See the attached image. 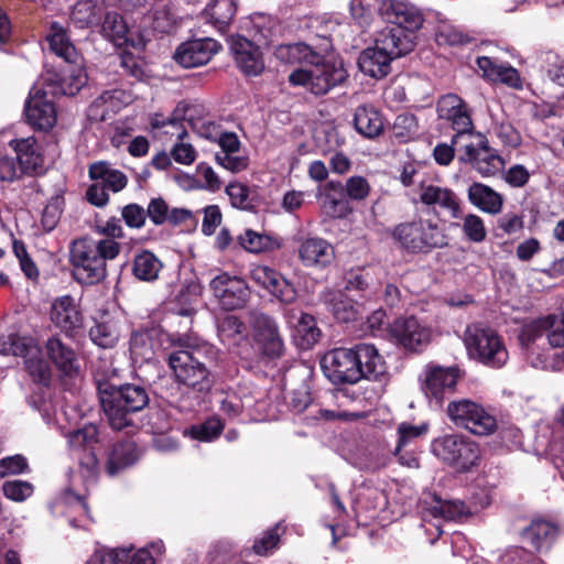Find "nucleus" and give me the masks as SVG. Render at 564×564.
Returning a JSON list of instances; mask_svg holds the SVG:
<instances>
[{
  "label": "nucleus",
  "mask_w": 564,
  "mask_h": 564,
  "mask_svg": "<svg viewBox=\"0 0 564 564\" xmlns=\"http://www.w3.org/2000/svg\"><path fill=\"white\" fill-rule=\"evenodd\" d=\"M281 525L276 524L275 528L267 531L261 538L254 541L252 546L253 551L258 555H268L274 549H276L280 540L279 530Z\"/></svg>",
  "instance_id": "69168bd1"
},
{
  "label": "nucleus",
  "mask_w": 564,
  "mask_h": 564,
  "mask_svg": "<svg viewBox=\"0 0 564 564\" xmlns=\"http://www.w3.org/2000/svg\"><path fill=\"white\" fill-rule=\"evenodd\" d=\"M97 427L94 424H88L68 435L70 447L88 451L86 460L80 459V467L85 470L87 477L95 476L97 471L98 460L93 452V445L97 442Z\"/></svg>",
  "instance_id": "c85d7f7f"
},
{
  "label": "nucleus",
  "mask_w": 564,
  "mask_h": 564,
  "mask_svg": "<svg viewBox=\"0 0 564 564\" xmlns=\"http://www.w3.org/2000/svg\"><path fill=\"white\" fill-rule=\"evenodd\" d=\"M446 413L453 424L475 435L487 436L497 429L496 417L480 403L469 399L449 402Z\"/></svg>",
  "instance_id": "0eeeda50"
},
{
  "label": "nucleus",
  "mask_w": 564,
  "mask_h": 564,
  "mask_svg": "<svg viewBox=\"0 0 564 564\" xmlns=\"http://www.w3.org/2000/svg\"><path fill=\"white\" fill-rule=\"evenodd\" d=\"M89 177L99 181L108 191L118 193L128 184V177L119 170L112 169L106 162H96L89 166Z\"/></svg>",
  "instance_id": "4c0bfd02"
},
{
  "label": "nucleus",
  "mask_w": 564,
  "mask_h": 564,
  "mask_svg": "<svg viewBox=\"0 0 564 564\" xmlns=\"http://www.w3.org/2000/svg\"><path fill=\"white\" fill-rule=\"evenodd\" d=\"M315 52L304 43H293L279 45L274 50V55L283 63H305L313 61Z\"/></svg>",
  "instance_id": "09e8293b"
},
{
  "label": "nucleus",
  "mask_w": 564,
  "mask_h": 564,
  "mask_svg": "<svg viewBox=\"0 0 564 564\" xmlns=\"http://www.w3.org/2000/svg\"><path fill=\"white\" fill-rule=\"evenodd\" d=\"M209 288L219 305L227 311L245 307L250 299V289L247 283L241 278L226 272L214 276Z\"/></svg>",
  "instance_id": "2eb2a0df"
},
{
  "label": "nucleus",
  "mask_w": 564,
  "mask_h": 564,
  "mask_svg": "<svg viewBox=\"0 0 564 564\" xmlns=\"http://www.w3.org/2000/svg\"><path fill=\"white\" fill-rule=\"evenodd\" d=\"M253 338L261 351L269 357L281 356L284 344L273 318L262 313H252Z\"/></svg>",
  "instance_id": "6ab92c4d"
},
{
  "label": "nucleus",
  "mask_w": 564,
  "mask_h": 564,
  "mask_svg": "<svg viewBox=\"0 0 564 564\" xmlns=\"http://www.w3.org/2000/svg\"><path fill=\"white\" fill-rule=\"evenodd\" d=\"M356 130L367 137L376 138L383 131V119L372 106L364 105L356 109L354 118Z\"/></svg>",
  "instance_id": "e433bc0d"
},
{
  "label": "nucleus",
  "mask_w": 564,
  "mask_h": 564,
  "mask_svg": "<svg viewBox=\"0 0 564 564\" xmlns=\"http://www.w3.org/2000/svg\"><path fill=\"white\" fill-rule=\"evenodd\" d=\"M307 65L294 69L289 75L293 86H301L307 91L321 96L340 85L347 78V70L340 58L322 57L314 54Z\"/></svg>",
  "instance_id": "7ed1b4c3"
},
{
  "label": "nucleus",
  "mask_w": 564,
  "mask_h": 564,
  "mask_svg": "<svg viewBox=\"0 0 564 564\" xmlns=\"http://www.w3.org/2000/svg\"><path fill=\"white\" fill-rule=\"evenodd\" d=\"M50 359L64 373H70L75 369L76 357L74 350L66 346L58 337H52L46 343Z\"/></svg>",
  "instance_id": "ea45409f"
},
{
  "label": "nucleus",
  "mask_w": 564,
  "mask_h": 564,
  "mask_svg": "<svg viewBox=\"0 0 564 564\" xmlns=\"http://www.w3.org/2000/svg\"><path fill=\"white\" fill-rule=\"evenodd\" d=\"M477 65L482 72L484 77L491 82H499L512 88H520L522 86L519 72L508 64L498 63L490 57L481 56L477 58Z\"/></svg>",
  "instance_id": "2f4dec72"
},
{
  "label": "nucleus",
  "mask_w": 564,
  "mask_h": 564,
  "mask_svg": "<svg viewBox=\"0 0 564 564\" xmlns=\"http://www.w3.org/2000/svg\"><path fill=\"white\" fill-rule=\"evenodd\" d=\"M429 431V424L422 423L419 425H413L406 422L401 423L398 426V444L394 449V454H399L400 449L405 446L408 443L417 438L422 435H425Z\"/></svg>",
  "instance_id": "e2e57ef3"
},
{
  "label": "nucleus",
  "mask_w": 564,
  "mask_h": 564,
  "mask_svg": "<svg viewBox=\"0 0 564 564\" xmlns=\"http://www.w3.org/2000/svg\"><path fill=\"white\" fill-rule=\"evenodd\" d=\"M220 340L228 346H239L247 339V327L237 316L226 315L217 325Z\"/></svg>",
  "instance_id": "a19ab883"
},
{
  "label": "nucleus",
  "mask_w": 564,
  "mask_h": 564,
  "mask_svg": "<svg viewBox=\"0 0 564 564\" xmlns=\"http://www.w3.org/2000/svg\"><path fill=\"white\" fill-rule=\"evenodd\" d=\"M221 45L212 37L196 39L182 43L174 53V59L185 68L207 64L219 52Z\"/></svg>",
  "instance_id": "a211bd4d"
},
{
  "label": "nucleus",
  "mask_w": 564,
  "mask_h": 564,
  "mask_svg": "<svg viewBox=\"0 0 564 564\" xmlns=\"http://www.w3.org/2000/svg\"><path fill=\"white\" fill-rule=\"evenodd\" d=\"M118 551H126V556L120 558L119 564H155L152 554L148 549L134 550L130 547H118Z\"/></svg>",
  "instance_id": "774afa93"
},
{
  "label": "nucleus",
  "mask_w": 564,
  "mask_h": 564,
  "mask_svg": "<svg viewBox=\"0 0 564 564\" xmlns=\"http://www.w3.org/2000/svg\"><path fill=\"white\" fill-rule=\"evenodd\" d=\"M239 243L245 250L258 253L271 249L274 241L267 235L246 230L243 235L239 236Z\"/></svg>",
  "instance_id": "6e6d98bb"
},
{
  "label": "nucleus",
  "mask_w": 564,
  "mask_h": 564,
  "mask_svg": "<svg viewBox=\"0 0 564 564\" xmlns=\"http://www.w3.org/2000/svg\"><path fill=\"white\" fill-rule=\"evenodd\" d=\"M237 10L236 0H214L205 9V17L217 30L224 31Z\"/></svg>",
  "instance_id": "79ce46f5"
},
{
  "label": "nucleus",
  "mask_w": 564,
  "mask_h": 564,
  "mask_svg": "<svg viewBox=\"0 0 564 564\" xmlns=\"http://www.w3.org/2000/svg\"><path fill=\"white\" fill-rule=\"evenodd\" d=\"M437 113L443 120L451 122L456 134L452 143L458 147L466 139L473 135V121L464 100L455 94H447L437 102Z\"/></svg>",
  "instance_id": "4468645a"
},
{
  "label": "nucleus",
  "mask_w": 564,
  "mask_h": 564,
  "mask_svg": "<svg viewBox=\"0 0 564 564\" xmlns=\"http://www.w3.org/2000/svg\"><path fill=\"white\" fill-rule=\"evenodd\" d=\"M424 503L423 521L435 529L437 536L443 533L441 520H456L468 513L464 502L458 500H443L433 496L431 501L425 500Z\"/></svg>",
  "instance_id": "b1692460"
},
{
  "label": "nucleus",
  "mask_w": 564,
  "mask_h": 564,
  "mask_svg": "<svg viewBox=\"0 0 564 564\" xmlns=\"http://www.w3.org/2000/svg\"><path fill=\"white\" fill-rule=\"evenodd\" d=\"M253 39L258 44H269L278 26L276 20L265 15L256 14L251 18Z\"/></svg>",
  "instance_id": "603ef678"
},
{
  "label": "nucleus",
  "mask_w": 564,
  "mask_h": 564,
  "mask_svg": "<svg viewBox=\"0 0 564 564\" xmlns=\"http://www.w3.org/2000/svg\"><path fill=\"white\" fill-rule=\"evenodd\" d=\"M431 452L441 462L459 471L469 470L480 458L478 445L460 434H445L434 438Z\"/></svg>",
  "instance_id": "423d86ee"
},
{
  "label": "nucleus",
  "mask_w": 564,
  "mask_h": 564,
  "mask_svg": "<svg viewBox=\"0 0 564 564\" xmlns=\"http://www.w3.org/2000/svg\"><path fill=\"white\" fill-rule=\"evenodd\" d=\"M133 94L129 90L116 88L104 91L88 108V118L94 121H105L110 115L133 101Z\"/></svg>",
  "instance_id": "cd10ccee"
},
{
  "label": "nucleus",
  "mask_w": 564,
  "mask_h": 564,
  "mask_svg": "<svg viewBox=\"0 0 564 564\" xmlns=\"http://www.w3.org/2000/svg\"><path fill=\"white\" fill-rule=\"evenodd\" d=\"M464 344L468 356L487 367L502 368L509 359L503 338L490 327L479 324L467 326Z\"/></svg>",
  "instance_id": "39448f33"
},
{
  "label": "nucleus",
  "mask_w": 564,
  "mask_h": 564,
  "mask_svg": "<svg viewBox=\"0 0 564 564\" xmlns=\"http://www.w3.org/2000/svg\"><path fill=\"white\" fill-rule=\"evenodd\" d=\"M61 79V90L66 96L76 95L87 83V73L84 68V59L78 65H69Z\"/></svg>",
  "instance_id": "8fccbe9b"
},
{
  "label": "nucleus",
  "mask_w": 564,
  "mask_h": 564,
  "mask_svg": "<svg viewBox=\"0 0 564 564\" xmlns=\"http://www.w3.org/2000/svg\"><path fill=\"white\" fill-rule=\"evenodd\" d=\"M458 378L459 370L456 367L427 365L421 375L422 391L426 398L440 404L446 394L455 391Z\"/></svg>",
  "instance_id": "f3484780"
},
{
  "label": "nucleus",
  "mask_w": 564,
  "mask_h": 564,
  "mask_svg": "<svg viewBox=\"0 0 564 564\" xmlns=\"http://www.w3.org/2000/svg\"><path fill=\"white\" fill-rule=\"evenodd\" d=\"M545 336L552 347L564 346V313L544 316Z\"/></svg>",
  "instance_id": "864d4df0"
},
{
  "label": "nucleus",
  "mask_w": 564,
  "mask_h": 564,
  "mask_svg": "<svg viewBox=\"0 0 564 564\" xmlns=\"http://www.w3.org/2000/svg\"><path fill=\"white\" fill-rule=\"evenodd\" d=\"M100 402L105 415L113 430L120 431L131 424V415L141 411L149 397L144 388L135 384L116 387L97 380Z\"/></svg>",
  "instance_id": "f03ea898"
},
{
  "label": "nucleus",
  "mask_w": 564,
  "mask_h": 564,
  "mask_svg": "<svg viewBox=\"0 0 564 564\" xmlns=\"http://www.w3.org/2000/svg\"><path fill=\"white\" fill-rule=\"evenodd\" d=\"M121 250L118 241L80 238L72 242L69 261L75 280L83 284H96L107 276V261L116 259Z\"/></svg>",
  "instance_id": "f257e3e1"
},
{
  "label": "nucleus",
  "mask_w": 564,
  "mask_h": 564,
  "mask_svg": "<svg viewBox=\"0 0 564 564\" xmlns=\"http://www.w3.org/2000/svg\"><path fill=\"white\" fill-rule=\"evenodd\" d=\"M162 267L161 260L153 252L143 250L133 258L132 273L140 281L152 282L159 278Z\"/></svg>",
  "instance_id": "58836bf2"
},
{
  "label": "nucleus",
  "mask_w": 564,
  "mask_h": 564,
  "mask_svg": "<svg viewBox=\"0 0 564 564\" xmlns=\"http://www.w3.org/2000/svg\"><path fill=\"white\" fill-rule=\"evenodd\" d=\"M139 457L137 447L131 442L115 445L108 463L107 473L110 476L118 474L121 469L132 465Z\"/></svg>",
  "instance_id": "37998d69"
},
{
  "label": "nucleus",
  "mask_w": 564,
  "mask_h": 564,
  "mask_svg": "<svg viewBox=\"0 0 564 564\" xmlns=\"http://www.w3.org/2000/svg\"><path fill=\"white\" fill-rule=\"evenodd\" d=\"M419 130L417 120L411 113L399 115L392 127L393 135L401 141L412 139Z\"/></svg>",
  "instance_id": "680f3d73"
},
{
  "label": "nucleus",
  "mask_w": 564,
  "mask_h": 564,
  "mask_svg": "<svg viewBox=\"0 0 564 564\" xmlns=\"http://www.w3.org/2000/svg\"><path fill=\"white\" fill-rule=\"evenodd\" d=\"M398 33L379 32L371 47L364 50L358 58L359 69L372 78H382L390 72V63L410 52L409 41Z\"/></svg>",
  "instance_id": "20e7f679"
},
{
  "label": "nucleus",
  "mask_w": 564,
  "mask_h": 564,
  "mask_svg": "<svg viewBox=\"0 0 564 564\" xmlns=\"http://www.w3.org/2000/svg\"><path fill=\"white\" fill-rule=\"evenodd\" d=\"M299 259L304 267L325 269L335 259L334 247L324 238L306 237L300 240Z\"/></svg>",
  "instance_id": "393cba45"
},
{
  "label": "nucleus",
  "mask_w": 564,
  "mask_h": 564,
  "mask_svg": "<svg viewBox=\"0 0 564 564\" xmlns=\"http://www.w3.org/2000/svg\"><path fill=\"white\" fill-rule=\"evenodd\" d=\"M467 195L470 204L484 213L496 215L502 209V196L482 183H473Z\"/></svg>",
  "instance_id": "f704fd0d"
},
{
  "label": "nucleus",
  "mask_w": 564,
  "mask_h": 564,
  "mask_svg": "<svg viewBox=\"0 0 564 564\" xmlns=\"http://www.w3.org/2000/svg\"><path fill=\"white\" fill-rule=\"evenodd\" d=\"M89 337L97 346L111 348L120 337L119 323L112 318L97 323L90 328Z\"/></svg>",
  "instance_id": "a18cd8bd"
},
{
  "label": "nucleus",
  "mask_w": 564,
  "mask_h": 564,
  "mask_svg": "<svg viewBox=\"0 0 564 564\" xmlns=\"http://www.w3.org/2000/svg\"><path fill=\"white\" fill-rule=\"evenodd\" d=\"M380 14L388 25L380 32L398 33L399 37L409 41L410 52L413 48V34L423 24L421 11L403 0H388L380 7Z\"/></svg>",
  "instance_id": "1a4fd4ad"
},
{
  "label": "nucleus",
  "mask_w": 564,
  "mask_h": 564,
  "mask_svg": "<svg viewBox=\"0 0 564 564\" xmlns=\"http://www.w3.org/2000/svg\"><path fill=\"white\" fill-rule=\"evenodd\" d=\"M321 367L325 376L336 384H354L360 381L352 348H336L326 352L321 360Z\"/></svg>",
  "instance_id": "dca6fc26"
},
{
  "label": "nucleus",
  "mask_w": 564,
  "mask_h": 564,
  "mask_svg": "<svg viewBox=\"0 0 564 564\" xmlns=\"http://www.w3.org/2000/svg\"><path fill=\"white\" fill-rule=\"evenodd\" d=\"M344 192L350 199L362 200L369 195L370 185L362 176H351L346 181Z\"/></svg>",
  "instance_id": "338daca9"
},
{
  "label": "nucleus",
  "mask_w": 564,
  "mask_h": 564,
  "mask_svg": "<svg viewBox=\"0 0 564 564\" xmlns=\"http://www.w3.org/2000/svg\"><path fill=\"white\" fill-rule=\"evenodd\" d=\"M151 126L153 129L160 130L162 134L176 140H183L187 134L183 120L175 117L165 118L162 115H154L151 119Z\"/></svg>",
  "instance_id": "3c124183"
},
{
  "label": "nucleus",
  "mask_w": 564,
  "mask_h": 564,
  "mask_svg": "<svg viewBox=\"0 0 564 564\" xmlns=\"http://www.w3.org/2000/svg\"><path fill=\"white\" fill-rule=\"evenodd\" d=\"M458 160L468 163L481 176L488 177L503 170V160L488 147L487 140L480 135H471L456 147Z\"/></svg>",
  "instance_id": "9b49d317"
},
{
  "label": "nucleus",
  "mask_w": 564,
  "mask_h": 564,
  "mask_svg": "<svg viewBox=\"0 0 564 564\" xmlns=\"http://www.w3.org/2000/svg\"><path fill=\"white\" fill-rule=\"evenodd\" d=\"M24 112L28 122L35 129L50 130L56 123L57 115L54 104L37 87L31 89Z\"/></svg>",
  "instance_id": "412c9836"
},
{
  "label": "nucleus",
  "mask_w": 564,
  "mask_h": 564,
  "mask_svg": "<svg viewBox=\"0 0 564 564\" xmlns=\"http://www.w3.org/2000/svg\"><path fill=\"white\" fill-rule=\"evenodd\" d=\"M419 199L423 205L435 212L447 213L452 218L460 216V202L452 188L435 184H422L419 189Z\"/></svg>",
  "instance_id": "5701e85b"
},
{
  "label": "nucleus",
  "mask_w": 564,
  "mask_h": 564,
  "mask_svg": "<svg viewBox=\"0 0 564 564\" xmlns=\"http://www.w3.org/2000/svg\"><path fill=\"white\" fill-rule=\"evenodd\" d=\"M50 315L53 324L68 335H73L84 326L83 314L70 295L56 297L52 303Z\"/></svg>",
  "instance_id": "a878e982"
},
{
  "label": "nucleus",
  "mask_w": 564,
  "mask_h": 564,
  "mask_svg": "<svg viewBox=\"0 0 564 564\" xmlns=\"http://www.w3.org/2000/svg\"><path fill=\"white\" fill-rule=\"evenodd\" d=\"M10 147L17 154L21 172L35 173L43 167L44 158L34 137L13 139Z\"/></svg>",
  "instance_id": "c756f323"
},
{
  "label": "nucleus",
  "mask_w": 564,
  "mask_h": 564,
  "mask_svg": "<svg viewBox=\"0 0 564 564\" xmlns=\"http://www.w3.org/2000/svg\"><path fill=\"white\" fill-rule=\"evenodd\" d=\"M393 237L404 249L412 252L426 251L446 243L445 235L438 225L422 218L398 225L393 230Z\"/></svg>",
  "instance_id": "6e6552de"
},
{
  "label": "nucleus",
  "mask_w": 564,
  "mask_h": 564,
  "mask_svg": "<svg viewBox=\"0 0 564 564\" xmlns=\"http://www.w3.org/2000/svg\"><path fill=\"white\" fill-rule=\"evenodd\" d=\"M0 354L23 357L25 368L35 381L44 384L50 381V367L31 337L17 334L0 336Z\"/></svg>",
  "instance_id": "9d476101"
},
{
  "label": "nucleus",
  "mask_w": 564,
  "mask_h": 564,
  "mask_svg": "<svg viewBox=\"0 0 564 564\" xmlns=\"http://www.w3.org/2000/svg\"><path fill=\"white\" fill-rule=\"evenodd\" d=\"M50 50L68 65H78L82 62V54L70 41L67 30L57 22L51 24L46 35Z\"/></svg>",
  "instance_id": "7c9ffc66"
},
{
  "label": "nucleus",
  "mask_w": 564,
  "mask_h": 564,
  "mask_svg": "<svg viewBox=\"0 0 564 564\" xmlns=\"http://www.w3.org/2000/svg\"><path fill=\"white\" fill-rule=\"evenodd\" d=\"M169 366L177 382L198 391L209 388L210 380L207 368L188 350L180 349L170 354Z\"/></svg>",
  "instance_id": "ddd939ff"
},
{
  "label": "nucleus",
  "mask_w": 564,
  "mask_h": 564,
  "mask_svg": "<svg viewBox=\"0 0 564 564\" xmlns=\"http://www.w3.org/2000/svg\"><path fill=\"white\" fill-rule=\"evenodd\" d=\"M175 23V15L167 1H160L155 4L153 12V29L160 33L170 32Z\"/></svg>",
  "instance_id": "bf43d9fd"
},
{
  "label": "nucleus",
  "mask_w": 564,
  "mask_h": 564,
  "mask_svg": "<svg viewBox=\"0 0 564 564\" xmlns=\"http://www.w3.org/2000/svg\"><path fill=\"white\" fill-rule=\"evenodd\" d=\"M102 34L116 46H122L129 42V29L122 17L115 12H108L102 23Z\"/></svg>",
  "instance_id": "de8ad7c7"
},
{
  "label": "nucleus",
  "mask_w": 564,
  "mask_h": 564,
  "mask_svg": "<svg viewBox=\"0 0 564 564\" xmlns=\"http://www.w3.org/2000/svg\"><path fill=\"white\" fill-rule=\"evenodd\" d=\"M557 534V528L544 520H535L522 532V539L534 550L540 551L550 547Z\"/></svg>",
  "instance_id": "c9c22d12"
},
{
  "label": "nucleus",
  "mask_w": 564,
  "mask_h": 564,
  "mask_svg": "<svg viewBox=\"0 0 564 564\" xmlns=\"http://www.w3.org/2000/svg\"><path fill=\"white\" fill-rule=\"evenodd\" d=\"M226 193L229 196L230 203L234 207L240 209H248L251 207L249 199V188L239 182H231L226 187Z\"/></svg>",
  "instance_id": "0e129e2a"
},
{
  "label": "nucleus",
  "mask_w": 564,
  "mask_h": 564,
  "mask_svg": "<svg viewBox=\"0 0 564 564\" xmlns=\"http://www.w3.org/2000/svg\"><path fill=\"white\" fill-rule=\"evenodd\" d=\"M321 205L333 218H344L350 213L348 200L344 196V186L339 182H328L321 193Z\"/></svg>",
  "instance_id": "473e14b6"
},
{
  "label": "nucleus",
  "mask_w": 564,
  "mask_h": 564,
  "mask_svg": "<svg viewBox=\"0 0 564 564\" xmlns=\"http://www.w3.org/2000/svg\"><path fill=\"white\" fill-rule=\"evenodd\" d=\"M319 336L321 330L316 326L315 318L307 313H302L294 329V339L297 345L308 349L317 343Z\"/></svg>",
  "instance_id": "c03bdc74"
},
{
  "label": "nucleus",
  "mask_w": 564,
  "mask_h": 564,
  "mask_svg": "<svg viewBox=\"0 0 564 564\" xmlns=\"http://www.w3.org/2000/svg\"><path fill=\"white\" fill-rule=\"evenodd\" d=\"M72 22L78 28H87L98 22L95 4L91 0L78 1L70 15Z\"/></svg>",
  "instance_id": "5fc2aeb1"
},
{
  "label": "nucleus",
  "mask_w": 564,
  "mask_h": 564,
  "mask_svg": "<svg viewBox=\"0 0 564 564\" xmlns=\"http://www.w3.org/2000/svg\"><path fill=\"white\" fill-rule=\"evenodd\" d=\"M390 334L399 346L411 352L423 351L434 337V329L415 316L397 318Z\"/></svg>",
  "instance_id": "f8f14e48"
},
{
  "label": "nucleus",
  "mask_w": 564,
  "mask_h": 564,
  "mask_svg": "<svg viewBox=\"0 0 564 564\" xmlns=\"http://www.w3.org/2000/svg\"><path fill=\"white\" fill-rule=\"evenodd\" d=\"M130 354L134 362L151 360L154 356L153 332H134L130 338Z\"/></svg>",
  "instance_id": "49530a36"
},
{
  "label": "nucleus",
  "mask_w": 564,
  "mask_h": 564,
  "mask_svg": "<svg viewBox=\"0 0 564 564\" xmlns=\"http://www.w3.org/2000/svg\"><path fill=\"white\" fill-rule=\"evenodd\" d=\"M224 429V424L219 419H209L200 425L192 426L185 433L189 434L192 438L202 442H212L219 436Z\"/></svg>",
  "instance_id": "4d7b16f0"
},
{
  "label": "nucleus",
  "mask_w": 564,
  "mask_h": 564,
  "mask_svg": "<svg viewBox=\"0 0 564 564\" xmlns=\"http://www.w3.org/2000/svg\"><path fill=\"white\" fill-rule=\"evenodd\" d=\"M33 485L24 480H8L2 485V492L6 498L15 502H23L33 495Z\"/></svg>",
  "instance_id": "13d9d810"
},
{
  "label": "nucleus",
  "mask_w": 564,
  "mask_h": 564,
  "mask_svg": "<svg viewBox=\"0 0 564 564\" xmlns=\"http://www.w3.org/2000/svg\"><path fill=\"white\" fill-rule=\"evenodd\" d=\"M251 279L283 304H291L297 297L296 289L279 272L267 265H254Z\"/></svg>",
  "instance_id": "aec40b11"
},
{
  "label": "nucleus",
  "mask_w": 564,
  "mask_h": 564,
  "mask_svg": "<svg viewBox=\"0 0 564 564\" xmlns=\"http://www.w3.org/2000/svg\"><path fill=\"white\" fill-rule=\"evenodd\" d=\"M322 300L327 305L334 317L343 323L356 321L360 313L356 304L341 291L326 290L322 293Z\"/></svg>",
  "instance_id": "72a5a7b5"
},
{
  "label": "nucleus",
  "mask_w": 564,
  "mask_h": 564,
  "mask_svg": "<svg viewBox=\"0 0 564 564\" xmlns=\"http://www.w3.org/2000/svg\"><path fill=\"white\" fill-rule=\"evenodd\" d=\"M228 43L241 72L248 76H257L263 70L264 62L258 45L241 35H230Z\"/></svg>",
  "instance_id": "4be33fe9"
},
{
  "label": "nucleus",
  "mask_w": 564,
  "mask_h": 564,
  "mask_svg": "<svg viewBox=\"0 0 564 564\" xmlns=\"http://www.w3.org/2000/svg\"><path fill=\"white\" fill-rule=\"evenodd\" d=\"M352 349L356 366L360 371V380L378 381L387 376L388 365L375 345L362 343L354 346Z\"/></svg>",
  "instance_id": "bb28decb"
},
{
  "label": "nucleus",
  "mask_w": 564,
  "mask_h": 564,
  "mask_svg": "<svg viewBox=\"0 0 564 564\" xmlns=\"http://www.w3.org/2000/svg\"><path fill=\"white\" fill-rule=\"evenodd\" d=\"M462 229L465 237L471 242L479 243L486 239L487 229L484 220L475 214H468L464 217Z\"/></svg>",
  "instance_id": "052dcab7"
}]
</instances>
